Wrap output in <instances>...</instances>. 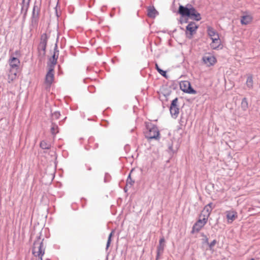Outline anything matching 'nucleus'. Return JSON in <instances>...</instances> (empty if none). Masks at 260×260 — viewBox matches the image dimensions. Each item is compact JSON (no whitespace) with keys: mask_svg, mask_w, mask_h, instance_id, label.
Segmentation results:
<instances>
[{"mask_svg":"<svg viewBox=\"0 0 260 260\" xmlns=\"http://www.w3.org/2000/svg\"><path fill=\"white\" fill-rule=\"evenodd\" d=\"M178 13L183 17L187 16L197 21L201 19L200 14L192 7L187 8L181 5L179 7Z\"/></svg>","mask_w":260,"mask_h":260,"instance_id":"1","label":"nucleus"},{"mask_svg":"<svg viewBox=\"0 0 260 260\" xmlns=\"http://www.w3.org/2000/svg\"><path fill=\"white\" fill-rule=\"evenodd\" d=\"M33 255L38 257L39 260H43L42 256L45 253V248L43 245V239L40 237L37 238L34 243L32 249Z\"/></svg>","mask_w":260,"mask_h":260,"instance_id":"2","label":"nucleus"},{"mask_svg":"<svg viewBox=\"0 0 260 260\" xmlns=\"http://www.w3.org/2000/svg\"><path fill=\"white\" fill-rule=\"evenodd\" d=\"M208 219L199 215V219L194 224L192 227V231L199 232L207 223Z\"/></svg>","mask_w":260,"mask_h":260,"instance_id":"3","label":"nucleus"},{"mask_svg":"<svg viewBox=\"0 0 260 260\" xmlns=\"http://www.w3.org/2000/svg\"><path fill=\"white\" fill-rule=\"evenodd\" d=\"M180 88L182 91L189 94H196V91L192 88L190 83L188 81H182L180 83Z\"/></svg>","mask_w":260,"mask_h":260,"instance_id":"4","label":"nucleus"},{"mask_svg":"<svg viewBox=\"0 0 260 260\" xmlns=\"http://www.w3.org/2000/svg\"><path fill=\"white\" fill-rule=\"evenodd\" d=\"M198 28V25L195 22H190L186 26L185 32L186 37L189 39H191L194 34L196 33Z\"/></svg>","mask_w":260,"mask_h":260,"instance_id":"5","label":"nucleus"},{"mask_svg":"<svg viewBox=\"0 0 260 260\" xmlns=\"http://www.w3.org/2000/svg\"><path fill=\"white\" fill-rule=\"evenodd\" d=\"M54 71L51 67L48 69V71L45 77V84L47 87H50L51 85L54 81Z\"/></svg>","mask_w":260,"mask_h":260,"instance_id":"6","label":"nucleus"},{"mask_svg":"<svg viewBox=\"0 0 260 260\" xmlns=\"http://www.w3.org/2000/svg\"><path fill=\"white\" fill-rule=\"evenodd\" d=\"M159 131L156 126H153L146 133V136L148 139H157L159 138Z\"/></svg>","mask_w":260,"mask_h":260,"instance_id":"7","label":"nucleus"},{"mask_svg":"<svg viewBox=\"0 0 260 260\" xmlns=\"http://www.w3.org/2000/svg\"><path fill=\"white\" fill-rule=\"evenodd\" d=\"M9 64L10 67V69L18 70L20 66V61L18 58L11 56L9 59Z\"/></svg>","mask_w":260,"mask_h":260,"instance_id":"8","label":"nucleus"},{"mask_svg":"<svg viewBox=\"0 0 260 260\" xmlns=\"http://www.w3.org/2000/svg\"><path fill=\"white\" fill-rule=\"evenodd\" d=\"M212 205L213 204L210 203L204 207L203 210L202 211L201 214H200L201 217H204L208 219V217H209L213 208Z\"/></svg>","mask_w":260,"mask_h":260,"instance_id":"9","label":"nucleus"},{"mask_svg":"<svg viewBox=\"0 0 260 260\" xmlns=\"http://www.w3.org/2000/svg\"><path fill=\"white\" fill-rule=\"evenodd\" d=\"M202 60L207 67L213 66L216 62V58L213 55H206L203 56Z\"/></svg>","mask_w":260,"mask_h":260,"instance_id":"10","label":"nucleus"},{"mask_svg":"<svg viewBox=\"0 0 260 260\" xmlns=\"http://www.w3.org/2000/svg\"><path fill=\"white\" fill-rule=\"evenodd\" d=\"M178 102V99L176 98L173 100L170 108V113L172 116L174 117H176L179 114V108L177 107V104Z\"/></svg>","mask_w":260,"mask_h":260,"instance_id":"11","label":"nucleus"},{"mask_svg":"<svg viewBox=\"0 0 260 260\" xmlns=\"http://www.w3.org/2000/svg\"><path fill=\"white\" fill-rule=\"evenodd\" d=\"M227 221L229 223H232L238 217V213L235 210H230L226 212Z\"/></svg>","mask_w":260,"mask_h":260,"instance_id":"12","label":"nucleus"},{"mask_svg":"<svg viewBox=\"0 0 260 260\" xmlns=\"http://www.w3.org/2000/svg\"><path fill=\"white\" fill-rule=\"evenodd\" d=\"M58 56V52L54 51L52 56L49 58V61L47 64L48 69H50L51 67L53 70L54 69V67L57 63Z\"/></svg>","mask_w":260,"mask_h":260,"instance_id":"13","label":"nucleus"},{"mask_svg":"<svg viewBox=\"0 0 260 260\" xmlns=\"http://www.w3.org/2000/svg\"><path fill=\"white\" fill-rule=\"evenodd\" d=\"M48 37L46 33H44L41 37V41L39 44V47L44 51L45 50L46 44Z\"/></svg>","mask_w":260,"mask_h":260,"instance_id":"14","label":"nucleus"},{"mask_svg":"<svg viewBox=\"0 0 260 260\" xmlns=\"http://www.w3.org/2000/svg\"><path fill=\"white\" fill-rule=\"evenodd\" d=\"M207 31L208 36L210 37L211 40L219 37L217 32L213 27L210 26L207 27Z\"/></svg>","mask_w":260,"mask_h":260,"instance_id":"15","label":"nucleus"},{"mask_svg":"<svg viewBox=\"0 0 260 260\" xmlns=\"http://www.w3.org/2000/svg\"><path fill=\"white\" fill-rule=\"evenodd\" d=\"M18 70L10 69L8 74V81L11 82L17 78Z\"/></svg>","mask_w":260,"mask_h":260,"instance_id":"16","label":"nucleus"},{"mask_svg":"<svg viewBox=\"0 0 260 260\" xmlns=\"http://www.w3.org/2000/svg\"><path fill=\"white\" fill-rule=\"evenodd\" d=\"M212 43L210 44V46L213 49H216L221 45V41L219 37L212 39Z\"/></svg>","mask_w":260,"mask_h":260,"instance_id":"17","label":"nucleus"},{"mask_svg":"<svg viewBox=\"0 0 260 260\" xmlns=\"http://www.w3.org/2000/svg\"><path fill=\"white\" fill-rule=\"evenodd\" d=\"M165 240L164 238H162L159 240V245L157 248V256H158V255L160 254H161L164 251V248L165 246Z\"/></svg>","mask_w":260,"mask_h":260,"instance_id":"18","label":"nucleus"},{"mask_svg":"<svg viewBox=\"0 0 260 260\" xmlns=\"http://www.w3.org/2000/svg\"><path fill=\"white\" fill-rule=\"evenodd\" d=\"M246 85L247 88L251 89L253 87V76L251 74L248 75L246 81Z\"/></svg>","mask_w":260,"mask_h":260,"instance_id":"19","label":"nucleus"},{"mask_svg":"<svg viewBox=\"0 0 260 260\" xmlns=\"http://www.w3.org/2000/svg\"><path fill=\"white\" fill-rule=\"evenodd\" d=\"M252 17L250 15H246L242 17L241 19V23L242 24L247 25L251 22Z\"/></svg>","mask_w":260,"mask_h":260,"instance_id":"20","label":"nucleus"},{"mask_svg":"<svg viewBox=\"0 0 260 260\" xmlns=\"http://www.w3.org/2000/svg\"><path fill=\"white\" fill-rule=\"evenodd\" d=\"M148 16L151 18H154L157 14V12L154 7H149L147 10Z\"/></svg>","mask_w":260,"mask_h":260,"instance_id":"21","label":"nucleus"},{"mask_svg":"<svg viewBox=\"0 0 260 260\" xmlns=\"http://www.w3.org/2000/svg\"><path fill=\"white\" fill-rule=\"evenodd\" d=\"M40 146L43 149H49L51 148V144L50 143L43 140L40 142Z\"/></svg>","mask_w":260,"mask_h":260,"instance_id":"22","label":"nucleus"},{"mask_svg":"<svg viewBox=\"0 0 260 260\" xmlns=\"http://www.w3.org/2000/svg\"><path fill=\"white\" fill-rule=\"evenodd\" d=\"M241 106L244 110H246L248 108V104L246 98H244L242 99Z\"/></svg>","mask_w":260,"mask_h":260,"instance_id":"23","label":"nucleus"},{"mask_svg":"<svg viewBox=\"0 0 260 260\" xmlns=\"http://www.w3.org/2000/svg\"><path fill=\"white\" fill-rule=\"evenodd\" d=\"M51 131L52 134L55 135L58 133V126L55 124H52L51 128Z\"/></svg>","mask_w":260,"mask_h":260,"instance_id":"24","label":"nucleus"},{"mask_svg":"<svg viewBox=\"0 0 260 260\" xmlns=\"http://www.w3.org/2000/svg\"><path fill=\"white\" fill-rule=\"evenodd\" d=\"M113 234V232H112L109 236L107 243V247H106L107 249H108L109 248V247L110 245L111 241V238L112 237Z\"/></svg>","mask_w":260,"mask_h":260,"instance_id":"25","label":"nucleus"},{"mask_svg":"<svg viewBox=\"0 0 260 260\" xmlns=\"http://www.w3.org/2000/svg\"><path fill=\"white\" fill-rule=\"evenodd\" d=\"M216 243L217 241L216 240H214L210 243H209L208 245L210 250H213V247Z\"/></svg>","mask_w":260,"mask_h":260,"instance_id":"26","label":"nucleus"},{"mask_svg":"<svg viewBox=\"0 0 260 260\" xmlns=\"http://www.w3.org/2000/svg\"><path fill=\"white\" fill-rule=\"evenodd\" d=\"M157 71L162 76H163L164 77H165L166 76V72L165 71L161 70L160 68L159 69H158Z\"/></svg>","mask_w":260,"mask_h":260,"instance_id":"27","label":"nucleus"},{"mask_svg":"<svg viewBox=\"0 0 260 260\" xmlns=\"http://www.w3.org/2000/svg\"><path fill=\"white\" fill-rule=\"evenodd\" d=\"M203 236L204 237V242L207 244H209V239H208V237L204 234H203Z\"/></svg>","mask_w":260,"mask_h":260,"instance_id":"28","label":"nucleus"},{"mask_svg":"<svg viewBox=\"0 0 260 260\" xmlns=\"http://www.w3.org/2000/svg\"><path fill=\"white\" fill-rule=\"evenodd\" d=\"M59 115H60V114L58 112H54L53 114V116H54V117H55L57 118L59 117Z\"/></svg>","mask_w":260,"mask_h":260,"instance_id":"29","label":"nucleus"},{"mask_svg":"<svg viewBox=\"0 0 260 260\" xmlns=\"http://www.w3.org/2000/svg\"><path fill=\"white\" fill-rule=\"evenodd\" d=\"M155 68H156V69L157 70V71L158 70V69H159V67H158V64H157V63H155Z\"/></svg>","mask_w":260,"mask_h":260,"instance_id":"30","label":"nucleus"},{"mask_svg":"<svg viewBox=\"0 0 260 260\" xmlns=\"http://www.w3.org/2000/svg\"><path fill=\"white\" fill-rule=\"evenodd\" d=\"M23 2L24 3L25 0H23ZM26 1H27V3H29L30 0H26Z\"/></svg>","mask_w":260,"mask_h":260,"instance_id":"31","label":"nucleus"}]
</instances>
